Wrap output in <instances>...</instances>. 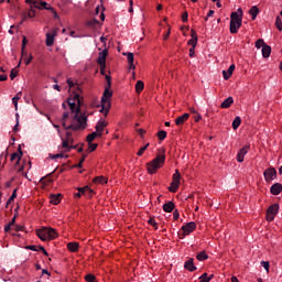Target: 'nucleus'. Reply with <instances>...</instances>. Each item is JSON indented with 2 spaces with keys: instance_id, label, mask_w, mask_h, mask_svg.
<instances>
[{
  "instance_id": "1",
  "label": "nucleus",
  "mask_w": 282,
  "mask_h": 282,
  "mask_svg": "<svg viewBox=\"0 0 282 282\" xmlns=\"http://www.w3.org/2000/svg\"><path fill=\"white\" fill-rule=\"evenodd\" d=\"M63 109L69 107L70 113H75V122L67 126L66 120L69 118V112H64L62 118V124L66 131H78L80 129H86L87 127V117L80 115V95L76 94L73 97H69L67 101L62 104Z\"/></svg>"
},
{
  "instance_id": "2",
  "label": "nucleus",
  "mask_w": 282,
  "mask_h": 282,
  "mask_svg": "<svg viewBox=\"0 0 282 282\" xmlns=\"http://www.w3.org/2000/svg\"><path fill=\"white\" fill-rule=\"evenodd\" d=\"M165 153H166V150L160 149L156 156L152 161L147 163V171L149 175H155V173H158V171H160V169L164 166L166 162Z\"/></svg>"
},
{
  "instance_id": "3",
  "label": "nucleus",
  "mask_w": 282,
  "mask_h": 282,
  "mask_svg": "<svg viewBox=\"0 0 282 282\" xmlns=\"http://www.w3.org/2000/svg\"><path fill=\"white\" fill-rule=\"evenodd\" d=\"M106 80L108 83V87H106L104 95L101 97V109L100 113H104L105 118L109 116V109H111V96H113V91H111V76L106 75Z\"/></svg>"
},
{
  "instance_id": "4",
  "label": "nucleus",
  "mask_w": 282,
  "mask_h": 282,
  "mask_svg": "<svg viewBox=\"0 0 282 282\" xmlns=\"http://www.w3.org/2000/svg\"><path fill=\"white\" fill-rule=\"evenodd\" d=\"M242 23H243V10L238 9L237 11L232 12L230 15V25H229L230 34H237Z\"/></svg>"
},
{
  "instance_id": "5",
  "label": "nucleus",
  "mask_w": 282,
  "mask_h": 282,
  "mask_svg": "<svg viewBox=\"0 0 282 282\" xmlns=\"http://www.w3.org/2000/svg\"><path fill=\"white\" fill-rule=\"evenodd\" d=\"M35 232L41 241H54V239H57L58 237V232L52 227H42L36 229Z\"/></svg>"
},
{
  "instance_id": "6",
  "label": "nucleus",
  "mask_w": 282,
  "mask_h": 282,
  "mask_svg": "<svg viewBox=\"0 0 282 282\" xmlns=\"http://www.w3.org/2000/svg\"><path fill=\"white\" fill-rule=\"evenodd\" d=\"M109 55V51L105 48L102 52L99 53L97 63L100 66V74L105 76V69L107 67V56Z\"/></svg>"
},
{
  "instance_id": "7",
  "label": "nucleus",
  "mask_w": 282,
  "mask_h": 282,
  "mask_svg": "<svg viewBox=\"0 0 282 282\" xmlns=\"http://www.w3.org/2000/svg\"><path fill=\"white\" fill-rule=\"evenodd\" d=\"M279 215V204H273L267 209V221H274V217Z\"/></svg>"
},
{
  "instance_id": "8",
  "label": "nucleus",
  "mask_w": 282,
  "mask_h": 282,
  "mask_svg": "<svg viewBox=\"0 0 282 282\" xmlns=\"http://www.w3.org/2000/svg\"><path fill=\"white\" fill-rule=\"evenodd\" d=\"M181 230L183 231V237H188L191 232H195V230H197V224H195V221L187 223L181 228Z\"/></svg>"
},
{
  "instance_id": "9",
  "label": "nucleus",
  "mask_w": 282,
  "mask_h": 282,
  "mask_svg": "<svg viewBox=\"0 0 282 282\" xmlns=\"http://www.w3.org/2000/svg\"><path fill=\"white\" fill-rule=\"evenodd\" d=\"M263 176L265 182L270 183L273 182V180H276V169L269 167L263 172Z\"/></svg>"
},
{
  "instance_id": "10",
  "label": "nucleus",
  "mask_w": 282,
  "mask_h": 282,
  "mask_svg": "<svg viewBox=\"0 0 282 282\" xmlns=\"http://www.w3.org/2000/svg\"><path fill=\"white\" fill-rule=\"evenodd\" d=\"M248 151H250V144H246L242 149H240L237 153V162H243L246 155H248Z\"/></svg>"
},
{
  "instance_id": "11",
  "label": "nucleus",
  "mask_w": 282,
  "mask_h": 282,
  "mask_svg": "<svg viewBox=\"0 0 282 282\" xmlns=\"http://www.w3.org/2000/svg\"><path fill=\"white\" fill-rule=\"evenodd\" d=\"M106 127H109V122H107L105 119H100L95 129H96V132L99 134V138H102V131H105V128Z\"/></svg>"
},
{
  "instance_id": "12",
  "label": "nucleus",
  "mask_w": 282,
  "mask_h": 282,
  "mask_svg": "<svg viewBox=\"0 0 282 282\" xmlns=\"http://www.w3.org/2000/svg\"><path fill=\"white\" fill-rule=\"evenodd\" d=\"M57 31L53 29L51 32L46 33V46L52 47L54 45V41L56 39Z\"/></svg>"
},
{
  "instance_id": "13",
  "label": "nucleus",
  "mask_w": 282,
  "mask_h": 282,
  "mask_svg": "<svg viewBox=\"0 0 282 282\" xmlns=\"http://www.w3.org/2000/svg\"><path fill=\"white\" fill-rule=\"evenodd\" d=\"M34 17H36V10H34V9L31 8V9L28 11V13H23L22 20H21V22H20V25H23V23H25V21H28V19H34Z\"/></svg>"
},
{
  "instance_id": "14",
  "label": "nucleus",
  "mask_w": 282,
  "mask_h": 282,
  "mask_svg": "<svg viewBox=\"0 0 282 282\" xmlns=\"http://www.w3.org/2000/svg\"><path fill=\"white\" fill-rule=\"evenodd\" d=\"M86 193H89L91 195V193H94V191L91 188H89V186H85V187H79L78 188V193H75L74 197L75 198H80L83 197V195H85Z\"/></svg>"
},
{
  "instance_id": "15",
  "label": "nucleus",
  "mask_w": 282,
  "mask_h": 282,
  "mask_svg": "<svg viewBox=\"0 0 282 282\" xmlns=\"http://www.w3.org/2000/svg\"><path fill=\"white\" fill-rule=\"evenodd\" d=\"M270 193H271V195H281L282 184L281 183L273 184L270 188Z\"/></svg>"
},
{
  "instance_id": "16",
  "label": "nucleus",
  "mask_w": 282,
  "mask_h": 282,
  "mask_svg": "<svg viewBox=\"0 0 282 282\" xmlns=\"http://www.w3.org/2000/svg\"><path fill=\"white\" fill-rule=\"evenodd\" d=\"M25 3L31 6L32 9L36 8V10H41L43 0H25Z\"/></svg>"
},
{
  "instance_id": "17",
  "label": "nucleus",
  "mask_w": 282,
  "mask_h": 282,
  "mask_svg": "<svg viewBox=\"0 0 282 282\" xmlns=\"http://www.w3.org/2000/svg\"><path fill=\"white\" fill-rule=\"evenodd\" d=\"M193 261V258H191L184 263V268L185 270H188V272H195V270H197V267H195V263Z\"/></svg>"
},
{
  "instance_id": "18",
  "label": "nucleus",
  "mask_w": 282,
  "mask_h": 282,
  "mask_svg": "<svg viewBox=\"0 0 282 282\" xmlns=\"http://www.w3.org/2000/svg\"><path fill=\"white\" fill-rule=\"evenodd\" d=\"M21 158H23V151L19 148L18 152L11 154V162H17V164H19V162H21Z\"/></svg>"
},
{
  "instance_id": "19",
  "label": "nucleus",
  "mask_w": 282,
  "mask_h": 282,
  "mask_svg": "<svg viewBox=\"0 0 282 282\" xmlns=\"http://www.w3.org/2000/svg\"><path fill=\"white\" fill-rule=\"evenodd\" d=\"M191 36L192 39L188 40V45H192V47H197V32L195 30H191Z\"/></svg>"
},
{
  "instance_id": "20",
  "label": "nucleus",
  "mask_w": 282,
  "mask_h": 282,
  "mask_svg": "<svg viewBox=\"0 0 282 282\" xmlns=\"http://www.w3.org/2000/svg\"><path fill=\"white\" fill-rule=\"evenodd\" d=\"M188 118H191V115L188 112H186L183 116L175 119V124L177 127H181V124H184V122H186V120H188Z\"/></svg>"
},
{
  "instance_id": "21",
  "label": "nucleus",
  "mask_w": 282,
  "mask_h": 282,
  "mask_svg": "<svg viewBox=\"0 0 282 282\" xmlns=\"http://www.w3.org/2000/svg\"><path fill=\"white\" fill-rule=\"evenodd\" d=\"M62 195L61 194H51L50 195V202L54 205V206H58V204H61V199H62Z\"/></svg>"
},
{
  "instance_id": "22",
  "label": "nucleus",
  "mask_w": 282,
  "mask_h": 282,
  "mask_svg": "<svg viewBox=\"0 0 282 282\" xmlns=\"http://www.w3.org/2000/svg\"><path fill=\"white\" fill-rule=\"evenodd\" d=\"M234 102H235V99L232 97H228L221 102L220 108L230 109Z\"/></svg>"
},
{
  "instance_id": "23",
  "label": "nucleus",
  "mask_w": 282,
  "mask_h": 282,
  "mask_svg": "<svg viewBox=\"0 0 282 282\" xmlns=\"http://www.w3.org/2000/svg\"><path fill=\"white\" fill-rule=\"evenodd\" d=\"M235 64H231L228 68V70H223V76L225 80H229L230 76H232V73L235 72Z\"/></svg>"
},
{
  "instance_id": "24",
  "label": "nucleus",
  "mask_w": 282,
  "mask_h": 282,
  "mask_svg": "<svg viewBox=\"0 0 282 282\" xmlns=\"http://www.w3.org/2000/svg\"><path fill=\"white\" fill-rule=\"evenodd\" d=\"M249 14L251 17V20L256 21L257 17H259V7L258 6L251 7V9L249 10Z\"/></svg>"
},
{
  "instance_id": "25",
  "label": "nucleus",
  "mask_w": 282,
  "mask_h": 282,
  "mask_svg": "<svg viewBox=\"0 0 282 282\" xmlns=\"http://www.w3.org/2000/svg\"><path fill=\"white\" fill-rule=\"evenodd\" d=\"M124 55L127 56V61H128V64H129V69H135V65L133 64V61H134L133 53H126Z\"/></svg>"
},
{
  "instance_id": "26",
  "label": "nucleus",
  "mask_w": 282,
  "mask_h": 282,
  "mask_svg": "<svg viewBox=\"0 0 282 282\" xmlns=\"http://www.w3.org/2000/svg\"><path fill=\"white\" fill-rule=\"evenodd\" d=\"M174 209H175V203L169 202V203L163 204L164 213H173Z\"/></svg>"
},
{
  "instance_id": "27",
  "label": "nucleus",
  "mask_w": 282,
  "mask_h": 282,
  "mask_svg": "<svg viewBox=\"0 0 282 282\" xmlns=\"http://www.w3.org/2000/svg\"><path fill=\"white\" fill-rule=\"evenodd\" d=\"M270 54H272V47L270 45H263L262 47V56L263 58H270Z\"/></svg>"
},
{
  "instance_id": "28",
  "label": "nucleus",
  "mask_w": 282,
  "mask_h": 282,
  "mask_svg": "<svg viewBox=\"0 0 282 282\" xmlns=\"http://www.w3.org/2000/svg\"><path fill=\"white\" fill-rule=\"evenodd\" d=\"M67 248L69 252H78L79 245L78 242H68Z\"/></svg>"
},
{
  "instance_id": "29",
  "label": "nucleus",
  "mask_w": 282,
  "mask_h": 282,
  "mask_svg": "<svg viewBox=\"0 0 282 282\" xmlns=\"http://www.w3.org/2000/svg\"><path fill=\"white\" fill-rule=\"evenodd\" d=\"M180 188V183L172 181L169 187L170 193H177Z\"/></svg>"
},
{
  "instance_id": "30",
  "label": "nucleus",
  "mask_w": 282,
  "mask_h": 282,
  "mask_svg": "<svg viewBox=\"0 0 282 282\" xmlns=\"http://www.w3.org/2000/svg\"><path fill=\"white\" fill-rule=\"evenodd\" d=\"M94 184H107V177L105 176H96L94 180H93Z\"/></svg>"
},
{
  "instance_id": "31",
  "label": "nucleus",
  "mask_w": 282,
  "mask_h": 282,
  "mask_svg": "<svg viewBox=\"0 0 282 282\" xmlns=\"http://www.w3.org/2000/svg\"><path fill=\"white\" fill-rule=\"evenodd\" d=\"M241 127V117H236L232 121V129L237 131Z\"/></svg>"
},
{
  "instance_id": "32",
  "label": "nucleus",
  "mask_w": 282,
  "mask_h": 282,
  "mask_svg": "<svg viewBox=\"0 0 282 282\" xmlns=\"http://www.w3.org/2000/svg\"><path fill=\"white\" fill-rule=\"evenodd\" d=\"M144 90V82L138 80L135 84V91L137 94H140Z\"/></svg>"
},
{
  "instance_id": "33",
  "label": "nucleus",
  "mask_w": 282,
  "mask_h": 282,
  "mask_svg": "<svg viewBox=\"0 0 282 282\" xmlns=\"http://www.w3.org/2000/svg\"><path fill=\"white\" fill-rule=\"evenodd\" d=\"M182 180V174L180 173V170H175V173L172 176V182H176L180 184Z\"/></svg>"
},
{
  "instance_id": "34",
  "label": "nucleus",
  "mask_w": 282,
  "mask_h": 282,
  "mask_svg": "<svg viewBox=\"0 0 282 282\" xmlns=\"http://www.w3.org/2000/svg\"><path fill=\"white\" fill-rule=\"evenodd\" d=\"M96 138H100V134L95 131V132L87 135V142L91 143L96 140Z\"/></svg>"
},
{
  "instance_id": "35",
  "label": "nucleus",
  "mask_w": 282,
  "mask_h": 282,
  "mask_svg": "<svg viewBox=\"0 0 282 282\" xmlns=\"http://www.w3.org/2000/svg\"><path fill=\"white\" fill-rule=\"evenodd\" d=\"M63 149H65V152L68 153V151H72V149H76V147H69V141L63 140L62 142Z\"/></svg>"
},
{
  "instance_id": "36",
  "label": "nucleus",
  "mask_w": 282,
  "mask_h": 282,
  "mask_svg": "<svg viewBox=\"0 0 282 282\" xmlns=\"http://www.w3.org/2000/svg\"><path fill=\"white\" fill-rule=\"evenodd\" d=\"M197 261H206L208 259V256L206 254V251H200L196 256Z\"/></svg>"
},
{
  "instance_id": "37",
  "label": "nucleus",
  "mask_w": 282,
  "mask_h": 282,
  "mask_svg": "<svg viewBox=\"0 0 282 282\" xmlns=\"http://www.w3.org/2000/svg\"><path fill=\"white\" fill-rule=\"evenodd\" d=\"M275 28L279 30V32H282V20L279 15L275 18Z\"/></svg>"
},
{
  "instance_id": "38",
  "label": "nucleus",
  "mask_w": 282,
  "mask_h": 282,
  "mask_svg": "<svg viewBox=\"0 0 282 282\" xmlns=\"http://www.w3.org/2000/svg\"><path fill=\"white\" fill-rule=\"evenodd\" d=\"M158 138H159V140L162 142L163 140H166V131H164V130H160L159 132H158Z\"/></svg>"
},
{
  "instance_id": "39",
  "label": "nucleus",
  "mask_w": 282,
  "mask_h": 282,
  "mask_svg": "<svg viewBox=\"0 0 282 282\" xmlns=\"http://www.w3.org/2000/svg\"><path fill=\"white\" fill-rule=\"evenodd\" d=\"M149 147H150V143H147L144 147H142V148L138 151L137 155H138L139 158H141V155H144V151H147V149H149Z\"/></svg>"
},
{
  "instance_id": "40",
  "label": "nucleus",
  "mask_w": 282,
  "mask_h": 282,
  "mask_svg": "<svg viewBox=\"0 0 282 282\" xmlns=\"http://www.w3.org/2000/svg\"><path fill=\"white\" fill-rule=\"evenodd\" d=\"M98 149V143H88V152L93 153V151H96Z\"/></svg>"
},
{
  "instance_id": "41",
  "label": "nucleus",
  "mask_w": 282,
  "mask_h": 282,
  "mask_svg": "<svg viewBox=\"0 0 282 282\" xmlns=\"http://www.w3.org/2000/svg\"><path fill=\"white\" fill-rule=\"evenodd\" d=\"M85 281H87V282H97V281H96V275L89 273V274H87V275L85 276Z\"/></svg>"
},
{
  "instance_id": "42",
  "label": "nucleus",
  "mask_w": 282,
  "mask_h": 282,
  "mask_svg": "<svg viewBox=\"0 0 282 282\" xmlns=\"http://www.w3.org/2000/svg\"><path fill=\"white\" fill-rule=\"evenodd\" d=\"M263 45H267V44H265V42H263L262 39H259L258 41H256L257 50H261V47H263Z\"/></svg>"
},
{
  "instance_id": "43",
  "label": "nucleus",
  "mask_w": 282,
  "mask_h": 282,
  "mask_svg": "<svg viewBox=\"0 0 282 282\" xmlns=\"http://www.w3.org/2000/svg\"><path fill=\"white\" fill-rule=\"evenodd\" d=\"M19 100H21V97H19V95H17L12 98V102H13L15 109H19Z\"/></svg>"
},
{
  "instance_id": "44",
  "label": "nucleus",
  "mask_w": 282,
  "mask_h": 282,
  "mask_svg": "<svg viewBox=\"0 0 282 282\" xmlns=\"http://www.w3.org/2000/svg\"><path fill=\"white\" fill-rule=\"evenodd\" d=\"M199 282H210V279H208V273H203L199 276Z\"/></svg>"
},
{
  "instance_id": "45",
  "label": "nucleus",
  "mask_w": 282,
  "mask_h": 282,
  "mask_svg": "<svg viewBox=\"0 0 282 282\" xmlns=\"http://www.w3.org/2000/svg\"><path fill=\"white\" fill-rule=\"evenodd\" d=\"M52 6H50L46 1H42V7L40 10H52Z\"/></svg>"
},
{
  "instance_id": "46",
  "label": "nucleus",
  "mask_w": 282,
  "mask_h": 282,
  "mask_svg": "<svg viewBox=\"0 0 282 282\" xmlns=\"http://www.w3.org/2000/svg\"><path fill=\"white\" fill-rule=\"evenodd\" d=\"M148 224H149L150 226H153V228H155V230H158V221H155L154 218H150V219L148 220Z\"/></svg>"
},
{
  "instance_id": "47",
  "label": "nucleus",
  "mask_w": 282,
  "mask_h": 282,
  "mask_svg": "<svg viewBox=\"0 0 282 282\" xmlns=\"http://www.w3.org/2000/svg\"><path fill=\"white\" fill-rule=\"evenodd\" d=\"M14 230L15 232H23V230H25V227L23 225H15Z\"/></svg>"
},
{
  "instance_id": "48",
  "label": "nucleus",
  "mask_w": 282,
  "mask_h": 282,
  "mask_svg": "<svg viewBox=\"0 0 282 282\" xmlns=\"http://www.w3.org/2000/svg\"><path fill=\"white\" fill-rule=\"evenodd\" d=\"M14 198H17V189L13 191L12 195L10 198L7 200V205L14 202Z\"/></svg>"
},
{
  "instance_id": "49",
  "label": "nucleus",
  "mask_w": 282,
  "mask_h": 282,
  "mask_svg": "<svg viewBox=\"0 0 282 282\" xmlns=\"http://www.w3.org/2000/svg\"><path fill=\"white\" fill-rule=\"evenodd\" d=\"M51 160H58L59 158H65V154L58 153V154H50Z\"/></svg>"
},
{
  "instance_id": "50",
  "label": "nucleus",
  "mask_w": 282,
  "mask_h": 282,
  "mask_svg": "<svg viewBox=\"0 0 282 282\" xmlns=\"http://www.w3.org/2000/svg\"><path fill=\"white\" fill-rule=\"evenodd\" d=\"M262 268H264V270H267V272H270V262L268 261H262L261 262Z\"/></svg>"
},
{
  "instance_id": "51",
  "label": "nucleus",
  "mask_w": 282,
  "mask_h": 282,
  "mask_svg": "<svg viewBox=\"0 0 282 282\" xmlns=\"http://www.w3.org/2000/svg\"><path fill=\"white\" fill-rule=\"evenodd\" d=\"M17 76H19V72H17L15 69H12L10 73L11 80H14L17 78Z\"/></svg>"
},
{
  "instance_id": "52",
  "label": "nucleus",
  "mask_w": 282,
  "mask_h": 282,
  "mask_svg": "<svg viewBox=\"0 0 282 282\" xmlns=\"http://www.w3.org/2000/svg\"><path fill=\"white\" fill-rule=\"evenodd\" d=\"M173 219L174 221H177V219H180V212L177 209L173 212Z\"/></svg>"
},
{
  "instance_id": "53",
  "label": "nucleus",
  "mask_w": 282,
  "mask_h": 282,
  "mask_svg": "<svg viewBox=\"0 0 282 282\" xmlns=\"http://www.w3.org/2000/svg\"><path fill=\"white\" fill-rule=\"evenodd\" d=\"M182 21H183V23H186V21H188V12H184L182 14Z\"/></svg>"
},
{
  "instance_id": "54",
  "label": "nucleus",
  "mask_w": 282,
  "mask_h": 282,
  "mask_svg": "<svg viewBox=\"0 0 282 282\" xmlns=\"http://www.w3.org/2000/svg\"><path fill=\"white\" fill-rule=\"evenodd\" d=\"M194 120L195 122H199L202 120V115L199 112L194 115Z\"/></svg>"
},
{
  "instance_id": "55",
  "label": "nucleus",
  "mask_w": 282,
  "mask_h": 282,
  "mask_svg": "<svg viewBox=\"0 0 282 282\" xmlns=\"http://www.w3.org/2000/svg\"><path fill=\"white\" fill-rule=\"evenodd\" d=\"M26 249L32 250L33 252H39V249L34 245L33 246H28Z\"/></svg>"
},
{
  "instance_id": "56",
  "label": "nucleus",
  "mask_w": 282,
  "mask_h": 282,
  "mask_svg": "<svg viewBox=\"0 0 282 282\" xmlns=\"http://www.w3.org/2000/svg\"><path fill=\"white\" fill-rule=\"evenodd\" d=\"M50 12H52L54 19H58V13L56 12V9H55V8H52V9L50 10Z\"/></svg>"
},
{
  "instance_id": "57",
  "label": "nucleus",
  "mask_w": 282,
  "mask_h": 282,
  "mask_svg": "<svg viewBox=\"0 0 282 282\" xmlns=\"http://www.w3.org/2000/svg\"><path fill=\"white\" fill-rule=\"evenodd\" d=\"M66 83H67V85H68V87H69V89H72V87H74V80H72V78H68L67 80H66Z\"/></svg>"
},
{
  "instance_id": "58",
  "label": "nucleus",
  "mask_w": 282,
  "mask_h": 282,
  "mask_svg": "<svg viewBox=\"0 0 282 282\" xmlns=\"http://www.w3.org/2000/svg\"><path fill=\"white\" fill-rule=\"evenodd\" d=\"M215 14L214 10H209V12L207 13V17L205 18V21H208V19H210V17H213Z\"/></svg>"
},
{
  "instance_id": "59",
  "label": "nucleus",
  "mask_w": 282,
  "mask_h": 282,
  "mask_svg": "<svg viewBox=\"0 0 282 282\" xmlns=\"http://www.w3.org/2000/svg\"><path fill=\"white\" fill-rule=\"evenodd\" d=\"M39 250H41V252H43V254H45V257H48L50 253H47V250H45V247H39Z\"/></svg>"
},
{
  "instance_id": "60",
  "label": "nucleus",
  "mask_w": 282,
  "mask_h": 282,
  "mask_svg": "<svg viewBox=\"0 0 282 282\" xmlns=\"http://www.w3.org/2000/svg\"><path fill=\"white\" fill-rule=\"evenodd\" d=\"M25 45H28V37L23 36V40H22V50H25Z\"/></svg>"
},
{
  "instance_id": "61",
  "label": "nucleus",
  "mask_w": 282,
  "mask_h": 282,
  "mask_svg": "<svg viewBox=\"0 0 282 282\" xmlns=\"http://www.w3.org/2000/svg\"><path fill=\"white\" fill-rule=\"evenodd\" d=\"M9 224H10V226H14V224H17V214L12 217V219Z\"/></svg>"
},
{
  "instance_id": "62",
  "label": "nucleus",
  "mask_w": 282,
  "mask_h": 282,
  "mask_svg": "<svg viewBox=\"0 0 282 282\" xmlns=\"http://www.w3.org/2000/svg\"><path fill=\"white\" fill-rule=\"evenodd\" d=\"M8 80V75H0V83Z\"/></svg>"
},
{
  "instance_id": "63",
  "label": "nucleus",
  "mask_w": 282,
  "mask_h": 282,
  "mask_svg": "<svg viewBox=\"0 0 282 282\" xmlns=\"http://www.w3.org/2000/svg\"><path fill=\"white\" fill-rule=\"evenodd\" d=\"M12 228V225L8 224L4 226V232H10V229Z\"/></svg>"
},
{
  "instance_id": "64",
  "label": "nucleus",
  "mask_w": 282,
  "mask_h": 282,
  "mask_svg": "<svg viewBox=\"0 0 282 282\" xmlns=\"http://www.w3.org/2000/svg\"><path fill=\"white\" fill-rule=\"evenodd\" d=\"M53 89L56 91H61V86L58 84L53 85Z\"/></svg>"
}]
</instances>
